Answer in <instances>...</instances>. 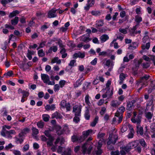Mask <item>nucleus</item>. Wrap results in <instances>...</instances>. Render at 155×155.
Here are the masks:
<instances>
[{"mask_svg": "<svg viewBox=\"0 0 155 155\" xmlns=\"http://www.w3.org/2000/svg\"><path fill=\"white\" fill-rule=\"evenodd\" d=\"M50 131L49 130H45L44 132L45 135L48 137V140L47 141L48 147H51L53 145V141L54 140V137L52 136L50 133Z\"/></svg>", "mask_w": 155, "mask_h": 155, "instance_id": "nucleus-1", "label": "nucleus"}, {"mask_svg": "<svg viewBox=\"0 0 155 155\" xmlns=\"http://www.w3.org/2000/svg\"><path fill=\"white\" fill-rule=\"evenodd\" d=\"M117 136L116 135H114L112 136L109 135L108 137V140L107 142V145L114 144L117 140Z\"/></svg>", "mask_w": 155, "mask_h": 155, "instance_id": "nucleus-2", "label": "nucleus"}, {"mask_svg": "<svg viewBox=\"0 0 155 155\" xmlns=\"http://www.w3.org/2000/svg\"><path fill=\"white\" fill-rule=\"evenodd\" d=\"M82 107L77 105H74L73 107V112H74V116H81Z\"/></svg>", "mask_w": 155, "mask_h": 155, "instance_id": "nucleus-3", "label": "nucleus"}, {"mask_svg": "<svg viewBox=\"0 0 155 155\" xmlns=\"http://www.w3.org/2000/svg\"><path fill=\"white\" fill-rule=\"evenodd\" d=\"M58 9L55 8H52L49 11L48 14V17L49 18H54L57 16V11Z\"/></svg>", "mask_w": 155, "mask_h": 155, "instance_id": "nucleus-4", "label": "nucleus"}, {"mask_svg": "<svg viewBox=\"0 0 155 155\" xmlns=\"http://www.w3.org/2000/svg\"><path fill=\"white\" fill-rule=\"evenodd\" d=\"M1 135L4 137L10 139L12 137V136L8 132V131L4 128L1 131Z\"/></svg>", "mask_w": 155, "mask_h": 155, "instance_id": "nucleus-5", "label": "nucleus"}, {"mask_svg": "<svg viewBox=\"0 0 155 155\" xmlns=\"http://www.w3.org/2000/svg\"><path fill=\"white\" fill-rule=\"evenodd\" d=\"M90 35L88 34H86L80 37V40L85 42H87L91 40L90 38Z\"/></svg>", "mask_w": 155, "mask_h": 155, "instance_id": "nucleus-6", "label": "nucleus"}, {"mask_svg": "<svg viewBox=\"0 0 155 155\" xmlns=\"http://www.w3.org/2000/svg\"><path fill=\"white\" fill-rule=\"evenodd\" d=\"M125 110V108L124 106H121L120 107L115 114V116H122L123 113Z\"/></svg>", "mask_w": 155, "mask_h": 155, "instance_id": "nucleus-7", "label": "nucleus"}, {"mask_svg": "<svg viewBox=\"0 0 155 155\" xmlns=\"http://www.w3.org/2000/svg\"><path fill=\"white\" fill-rule=\"evenodd\" d=\"M137 100V99L136 100H133L130 101H129L128 102L127 106V109L130 111L134 106V104L135 103Z\"/></svg>", "mask_w": 155, "mask_h": 155, "instance_id": "nucleus-8", "label": "nucleus"}, {"mask_svg": "<svg viewBox=\"0 0 155 155\" xmlns=\"http://www.w3.org/2000/svg\"><path fill=\"white\" fill-rule=\"evenodd\" d=\"M132 122L134 123H137V125L140 124L141 122V117L140 115L137 116L136 117H133L131 119Z\"/></svg>", "mask_w": 155, "mask_h": 155, "instance_id": "nucleus-9", "label": "nucleus"}, {"mask_svg": "<svg viewBox=\"0 0 155 155\" xmlns=\"http://www.w3.org/2000/svg\"><path fill=\"white\" fill-rule=\"evenodd\" d=\"M94 133L93 132V130L90 129L83 131L82 134L84 136V137L86 138L88 136H91L94 134Z\"/></svg>", "mask_w": 155, "mask_h": 155, "instance_id": "nucleus-10", "label": "nucleus"}, {"mask_svg": "<svg viewBox=\"0 0 155 155\" xmlns=\"http://www.w3.org/2000/svg\"><path fill=\"white\" fill-rule=\"evenodd\" d=\"M41 79L45 83H47L49 81V77L47 74H41Z\"/></svg>", "mask_w": 155, "mask_h": 155, "instance_id": "nucleus-11", "label": "nucleus"}, {"mask_svg": "<svg viewBox=\"0 0 155 155\" xmlns=\"http://www.w3.org/2000/svg\"><path fill=\"white\" fill-rule=\"evenodd\" d=\"M150 76L148 74H145L141 78L140 82H142L143 84H145L147 83V80L149 78Z\"/></svg>", "mask_w": 155, "mask_h": 155, "instance_id": "nucleus-12", "label": "nucleus"}, {"mask_svg": "<svg viewBox=\"0 0 155 155\" xmlns=\"http://www.w3.org/2000/svg\"><path fill=\"white\" fill-rule=\"evenodd\" d=\"M137 132V134H139L141 135H142L143 134V127L140 124H138L136 126Z\"/></svg>", "mask_w": 155, "mask_h": 155, "instance_id": "nucleus-13", "label": "nucleus"}, {"mask_svg": "<svg viewBox=\"0 0 155 155\" xmlns=\"http://www.w3.org/2000/svg\"><path fill=\"white\" fill-rule=\"evenodd\" d=\"M85 56V55L84 53H81L80 51H79L78 53L74 54L73 58H83Z\"/></svg>", "mask_w": 155, "mask_h": 155, "instance_id": "nucleus-14", "label": "nucleus"}, {"mask_svg": "<svg viewBox=\"0 0 155 155\" xmlns=\"http://www.w3.org/2000/svg\"><path fill=\"white\" fill-rule=\"evenodd\" d=\"M104 24V21L103 19H100L97 20L95 24V27L98 28L99 27L102 26Z\"/></svg>", "mask_w": 155, "mask_h": 155, "instance_id": "nucleus-15", "label": "nucleus"}, {"mask_svg": "<svg viewBox=\"0 0 155 155\" xmlns=\"http://www.w3.org/2000/svg\"><path fill=\"white\" fill-rule=\"evenodd\" d=\"M85 108L86 109L85 111L84 116L85 119L86 120H89L90 117V112L89 110V107H85Z\"/></svg>", "mask_w": 155, "mask_h": 155, "instance_id": "nucleus-16", "label": "nucleus"}, {"mask_svg": "<svg viewBox=\"0 0 155 155\" xmlns=\"http://www.w3.org/2000/svg\"><path fill=\"white\" fill-rule=\"evenodd\" d=\"M137 25H136L132 28H130L129 29L130 35L131 36H134L135 33V30L137 29Z\"/></svg>", "mask_w": 155, "mask_h": 155, "instance_id": "nucleus-17", "label": "nucleus"}, {"mask_svg": "<svg viewBox=\"0 0 155 155\" xmlns=\"http://www.w3.org/2000/svg\"><path fill=\"white\" fill-rule=\"evenodd\" d=\"M62 116L61 114L58 113L57 111H56L52 114L51 118L54 119L56 118V119H61L62 118Z\"/></svg>", "mask_w": 155, "mask_h": 155, "instance_id": "nucleus-18", "label": "nucleus"}, {"mask_svg": "<svg viewBox=\"0 0 155 155\" xmlns=\"http://www.w3.org/2000/svg\"><path fill=\"white\" fill-rule=\"evenodd\" d=\"M126 76V75L123 73H121L120 74L119 76L120 80L119 81V84H121L123 83Z\"/></svg>", "mask_w": 155, "mask_h": 155, "instance_id": "nucleus-19", "label": "nucleus"}, {"mask_svg": "<svg viewBox=\"0 0 155 155\" xmlns=\"http://www.w3.org/2000/svg\"><path fill=\"white\" fill-rule=\"evenodd\" d=\"M109 38L108 35L106 34H104L100 37V39L101 43H104L108 40Z\"/></svg>", "mask_w": 155, "mask_h": 155, "instance_id": "nucleus-20", "label": "nucleus"}, {"mask_svg": "<svg viewBox=\"0 0 155 155\" xmlns=\"http://www.w3.org/2000/svg\"><path fill=\"white\" fill-rule=\"evenodd\" d=\"M105 134L104 133H102L100 132L97 136V137L100 140H101L103 141L104 143H106V140L103 138Z\"/></svg>", "mask_w": 155, "mask_h": 155, "instance_id": "nucleus-21", "label": "nucleus"}, {"mask_svg": "<svg viewBox=\"0 0 155 155\" xmlns=\"http://www.w3.org/2000/svg\"><path fill=\"white\" fill-rule=\"evenodd\" d=\"M51 63L52 64L56 63L57 64H60L61 63V61L59 59L58 57H55L51 60Z\"/></svg>", "mask_w": 155, "mask_h": 155, "instance_id": "nucleus-22", "label": "nucleus"}, {"mask_svg": "<svg viewBox=\"0 0 155 155\" xmlns=\"http://www.w3.org/2000/svg\"><path fill=\"white\" fill-rule=\"evenodd\" d=\"M19 21V18L18 17H15V18L11 21V24L13 25H17Z\"/></svg>", "mask_w": 155, "mask_h": 155, "instance_id": "nucleus-23", "label": "nucleus"}, {"mask_svg": "<svg viewBox=\"0 0 155 155\" xmlns=\"http://www.w3.org/2000/svg\"><path fill=\"white\" fill-rule=\"evenodd\" d=\"M71 150L70 148H67L62 153L61 155H72Z\"/></svg>", "mask_w": 155, "mask_h": 155, "instance_id": "nucleus-24", "label": "nucleus"}, {"mask_svg": "<svg viewBox=\"0 0 155 155\" xmlns=\"http://www.w3.org/2000/svg\"><path fill=\"white\" fill-rule=\"evenodd\" d=\"M106 93L108 99L112 98V97L113 94V92L112 90L110 91V88H109L107 89L106 92Z\"/></svg>", "mask_w": 155, "mask_h": 155, "instance_id": "nucleus-25", "label": "nucleus"}, {"mask_svg": "<svg viewBox=\"0 0 155 155\" xmlns=\"http://www.w3.org/2000/svg\"><path fill=\"white\" fill-rule=\"evenodd\" d=\"M66 49L64 48H62L60 51V53L62 54V58H65L67 55V53H65L66 52Z\"/></svg>", "mask_w": 155, "mask_h": 155, "instance_id": "nucleus-26", "label": "nucleus"}, {"mask_svg": "<svg viewBox=\"0 0 155 155\" xmlns=\"http://www.w3.org/2000/svg\"><path fill=\"white\" fill-rule=\"evenodd\" d=\"M134 133V130L133 128L130 129V132L127 136L128 138H132L133 137Z\"/></svg>", "mask_w": 155, "mask_h": 155, "instance_id": "nucleus-27", "label": "nucleus"}, {"mask_svg": "<svg viewBox=\"0 0 155 155\" xmlns=\"http://www.w3.org/2000/svg\"><path fill=\"white\" fill-rule=\"evenodd\" d=\"M138 45L136 42H134L131 44L128 48L129 49L134 50L136 49L138 47Z\"/></svg>", "mask_w": 155, "mask_h": 155, "instance_id": "nucleus-28", "label": "nucleus"}, {"mask_svg": "<svg viewBox=\"0 0 155 155\" xmlns=\"http://www.w3.org/2000/svg\"><path fill=\"white\" fill-rule=\"evenodd\" d=\"M31 130L32 132V135L33 136H35L39 133L38 130L35 127H32Z\"/></svg>", "mask_w": 155, "mask_h": 155, "instance_id": "nucleus-29", "label": "nucleus"}, {"mask_svg": "<svg viewBox=\"0 0 155 155\" xmlns=\"http://www.w3.org/2000/svg\"><path fill=\"white\" fill-rule=\"evenodd\" d=\"M63 130V131L60 134H63L64 132L65 133H68L69 132V128L66 124H65L64 125Z\"/></svg>", "mask_w": 155, "mask_h": 155, "instance_id": "nucleus-30", "label": "nucleus"}, {"mask_svg": "<svg viewBox=\"0 0 155 155\" xmlns=\"http://www.w3.org/2000/svg\"><path fill=\"white\" fill-rule=\"evenodd\" d=\"M145 117L149 120H150L153 116V114L150 112H148L145 113Z\"/></svg>", "mask_w": 155, "mask_h": 155, "instance_id": "nucleus-31", "label": "nucleus"}, {"mask_svg": "<svg viewBox=\"0 0 155 155\" xmlns=\"http://www.w3.org/2000/svg\"><path fill=\"white\" fill-rule=\"evenodd\" d=\"M142 18L138 15H136L135 17V20L137 24L136 25H137V26L139 25V23L142 21Z\"/></svg>", "mask_w": 155, "mask_h": 155, "instance_id": "nucleus-32", "label": "nucleus"}, {"mask_svg": "<svg viewBox=\"0 0 155 155\" xmlns=\"http://www.w3.org/2000/svg\"><path fill=\"white\" fill-rule=\"evenodd\" d=\"M91 13L92 15L96 16L100 15H101V12L99 10H93Z\"/></svg>", "mask_w": 155, "mask_h": 155, "instance_id": "nucleus-33", "label": "nucleus"}, {"mask_svg": "<svg viewBox=\"0 0 155 155\" xmlns=\"http://www.w3.org/2000/svg\"><path fill=\"white\" fill-rule=\"evenodd\" d=\"M90 97L89 95H87L84 98L86 104L89 106H90L91 104L89 101Z\"/></svg>", "mask_w": 155, "mask_h": 155, "instance_id": "nucleus-34", "label": "nucleus"}, {"mask_svg": "<svg viewBox=\"0 0 155 155\" xmlns=\"http://www.w3.org/2000/svg\"><path fill=\"white\" fill-rule=\"evenodd\" d=\"M19 13V12L17 10L13 11L9 15V18H12L15 16L17 14Z\"/></svg>", "mask_w": 155, "mask_h": 155, "instance_id": "nucleus-35", "label": "nucleus"}, {"mask_svg": "<svg viewBox=\"0 0 155 155\" xmlns=\"http://www.w3.org/2000/svg\"><path fill=\"white\" fill-rule=\"evenodd\" d=\"M119 104V103L117 101H112L111 103V106L113 107H117Z\"/></svg>", "mask_w": 155, "mask_h": 155, "instance_id": "nucleus-36", "label": "nucleus"}, {"mask_svg": "<svg viewBox=\"0 0 155 155\" xmlns=\"http://www.w3.org/2000/svg\"><path fill=\"white\" fill-rule=\"evenodd\" d=\"M13 74V72L12 71H9L7 73L4 74V75L6 78H8V77H11Z\"/></svg>", "mask_w": 155, "mask_h": 155, "instance_id": "nucleus-37", "label": "nucleus"}, {"mask_svg": "<svg viewBox=\"0 0 155 155\" xmlns=\"http://www.w3.org/2000/svg\"><path fill=\"white\" fill-rule=\"evenodd\" d=\"M71 140L73 142H78V136L74 135L71 137Z\"/></svg>", "mask_w": 155, "mask_h": 155, "instance_id": "nucleus-38", "label": "nucleus"}, {"mask_svg": "<svg viewBox=\"0 0 155 155\" xmlns=\"http://www.w3.org/2000/svg\"><path fill=\"white\" fill-rule=\"evenodd\" d=\"M86 144L87 143H85L82 146V153L84 155L87 153V148L86 147Z\"/></svg>", "mask_w": 155, "mask_h": 155, "instance_id": "nucleus-39", "label": "nucleus"}, {"mask_svg": "<svg viewBox=\"0 0 155 155\" xmlns=\"http://www.w3.org/2000/svg\"><path fill=\"white\" fill-rule=\"evenodd\" d=\"M129 19V16H126L124 17V18L122 19H119L118 23L119 24H121L124 22L126 21H128Z\"/></svg>", "mask_w": 155, "mask_h": 155, "instance_id": "nucleus-40", "label": "nucleus"}, {"mask_svg": "<svg viewBox=\"0 0 155 155\" xmlns=\"http://www.w3.org/2000/svg\"><path fill=\"white\" fill-rule=\"evenodd\" d=\"M81 81H80V79H78L76 81V83L74 84V87H77L81 85Z\"/></svg>", "mask_w": 155, "mask_h": 155, "instance_id": "nucleus-41", "label": "nucleus"}, {"mask_svg": "<svg viewBox=\"0 0 155 155\" xmlns=\"http://www.w3.org/2000/svg\"><path fill=\"white\" fill-rule=\"evenodd\" d=\"M86 138L83 135L81 136H78V143H81L83 142Z\"/></svg>", "mask_w": 155, "mask_h": 155, "instance_id": "nucleus-42", "label": "nucleus"}, {"mask_svg": "<svg viewBox=\"0 0 155 155\" xmlns=\"http://www.w3.org/2000/svg\"><path fill=\"white\" fill-rule=\"evenodd\" d=\"M128 145H129L130 147H131V149L134 147H135L137 146V144L135 141H133L130 142L128 144Z\"/></svg>", "mask_w": 155, "mask_h": 155, "instance_id": "nucleus-43", "label": "nucleus"}, {"mask_svg": "<svg viewBox=\"0 0 155 155\" xmlns=\"http://www.w3.org/2000/svg\"><path fill=\"white\" fill-rule=\"evenodd\" d=\"M38 127L40 128H42L44 126V122L42 121H39L37 123Z\"/></svg>", "mask_w": 155, "mask_h": 155, "instance_id": "nucleus-44", "label": "nucleus"}, {"mask_svg": "<svg viewBox=\"0 0 155 155\" xmlns=\"http://www.w3.org/2000/svg\"><path fill=\"white\" fill-rule=\"evenodd\" d=\"M38 54L39 57H41L45 56V54L42 49H41L38 51Z\"/></svg>", "mask_w": 155, "mask_h": 155, "instance_id": "nucleus-45", "label": "nucleus"}, {"mask_svg": "<svg viewBox=\"0 0 155 155\" xmlns=\"http://www.w3.org/2000/svg\"><path fill=\"white\" fill-rule=\"evenodd\" d=\"M11 151H12L13 153L15 155H21V153L20 151L18 150H11Z\"/></svg>", "mask_w": 155, "mask_h": 155, "instance_id": "nucleus-46", "label": "nucleus"}, {"mask_svg": "<svg viewBox=\"0 0 155 155\" xmlns=\"http://www.w3.org/2000/svg\"><path fill=\"white\" fill-rule=\"evenodd\" d=\"M144 147H146L147 146L146 143H145L144 140L143 139L140 140L139 142Z\"/></svg>", "mask_w": 155, "mask_h": 155, "instance_id": "nucleus-47", "label": "nucleus"}, {"mask_svg": "<svg viewBox=\"0 0 155 155\" xmlns=\"http://www.w3.org/2000/svg\"><path fill=\"white\" fill-rule=\"evenodd\" d=\"M110 64H111L113 66L114 64L112 61H111L109 59L106 61L105 65L109 67L110 66Z\"/></svg>", "mask_w": 155, "mask_h": 155, "instance_id": "nucleus-48", "label": "nucleus"}, {"mask_svg": "<svg viewBox=\"0 0 155 155\" xmlns=\"http://www.w3.org/2000/svg\"><path fill=\"white\" fill-rule=\"evenodd\" d=\"M60 86L58 84H56L54 85V91L56 92V91H58L60 89Z\"/></svg>", "mask_w": 155, "mask_h": 155, "instance_id": "nucleus-49", "label": "nucleus"}, {"mask_svg": "<svg viewBox=\"0 0 155 155\" xmlns=\"http://www.w3.org/2000/svg\"><path fill=\"white\" fill-rule=\"evenodd\" d=\"M79 117L80 116H75L73 118V121L76 123H78L80 120V119Z\"/></svg>", "mask_w": 155, "mask_h": 155, "instance_id": "nucleus-50", "label": "nucleus"}, {"mask_svg": "<svg viewBox=\"0 0 155 155\" xmlns=\"http://www.w3.org/2000/svg\"><path fill=\"white\" fill-rule=\"evenodd\" d=\"M97 29H98V31L102 33L105 32L107 30V29L104 27H103L101 28H98Z\"/></svg>", "mask_w": 155, "mask_h": 155, "instance_id": "nucleus-51", "label": "nucleus"}, {"mask_svg": "<svg viewBox=\"0 0 155 155\" xmlns=\"http://www.w3.org/2000/svg\"><path fill=\"white\" fill-rule=\"evenodd\" d=\"M103 143H104L103 141L101 140H100L98 143V145L97 147V149H101V147Z\"/></svg>", "mask_w": 155, "mask_h": 155, "instance_id": "nucleus-52", "label": "nucleus"}, {"mask_svg": "<svg viewBox=\"0 0 155 155\" xmlns=\"http://www.w3.org/2000/svg\"><path fill=\"white\" fill-rule=\"evenodd\" d=\"M66 81L64 80H61L59 82V86L61 87H63L65 84Z\"/></svg>", "mask_w": 155, "mask_h": 155, "instance_id": "nucleus-53", "label": "nucleus"}, {"mask_svg": "<svg viewBox=\"0 0 155 155\" xmlns=\"http://www.w3.org/2000/svg\"><path fill=\"white\" fill-rule=\"evenodd\" d=\"M1 112H4L3 115V116H7L8 112L6 108L4 107L1 110Z\"/></svg>", "mask_w": 155, "mask_h": 155, "instance_id": "nucleus-54", "label": "nucleus"}, {"mask_svg": "<svg viewBox=\"0 0 155 155\" xmlns=\"http://www.w3.org/2000/svg\"><path fill=\"white\" fill-rule=\"evenodd\" d=\"M29 129L27 128H25V129H24L22 130L21 132L24 135L25 134L28 133L29 132Z\"/></svg>", "mask_w": 155, "mask_h": 155, "instance_id": "nucleus-55", "label": "nucleus"}, {"mask_svg": "<svg viewBox=\"0 0 155 155\" xmlns=\"http://www.w3.org/2000/svg\"><path fill=\"white\" fill-rule=\"evenodd\" d=\"M124 150L127 152L129 151L130 150L132 149L131 147H130L129 145L128 144L127 146L123 148Z\"/></svg>", "mask_w": 155, "mask_h": 155, "instance_id": "nucleus-56", "label": "nucleus"}, {"mask_svg": "<svg viewBox=\"0 0 155 155\" xmlns=\"http://www.w3.org/2000/svg\"><path fill=\"white\" fill-rule=\"evenodd\" d=\"M150 45L149 43H147L146 44L145 46H143L142 47V48L143 49H148L150 47Z\"/></svg>", "mask_w": 155, "mask_h": 155, "instance_id": "nucleus-57", "label": "nucleus"}, {"mask_svg": "<svg viewBox=\"0 0 155 155\" xmlns=\"http://www.w3.org/2000/svg\"><path fill=\"white\" fill-rule=\"evenodd\" d=\"M5 27L6 28H9L11 30L14 29V27L13 25H9L6 24L5 25Z\"/></svg>", "mask_w": 155, "mask_h": 155, "instance_id": "nucleus-58", "label": "nucleus"}, {"mask_svg": "<svg viewBox=\"0 0 155 155\" xmlns=\"http://www.w3.org/2000/svg\"><path fill=\"white\" fill-rule=\"evenodd\" d=\"M119 30L120 32L124 34H126L127 33V30L126 29L120 28Z\"/></svg>", "mask_w": 155, "mask_h": 155, "instance_id": "nucleus-59", "label": "nucleus"}, {"mask_svg": "<svg viewBox=\"0 0 155 155\" xmlns=\"http://www.w3.org/2000/svg\"><path fill=\"white\" fill-rule=\"evenodd\" d=\"M16 142L17 143H22L23 141V139L22 138H19L17 137H15Z\"/></svg>", "mask_w": 155, "mask_h": 155, "instance_id": "nucleus-60", "label": "nucleus"}, {"mask_svg": "<svg viewBox=\"0 0 155 155\" xmlns=\"http://www.w3.org/2000/svg\"><path fill=\"white\" fill-rule=\"evenodd\" d=\"M29 148V145L28 144H25L23 147V151H26L28 150Z\"/></svg>", "mask_w": 155, "mask_h": 155, "instance_id": "nucleus-61", "label": "nucleus"}, {"mask_svg": "<svg viewBox=\"0 0 155 155\" xmlns=\"http://www.w3.org/2000/svg\"><path fill=\"white\" fill-rule=\"evenodd\" d=\"M106 108L104 107L102 108L100 114L101 115H103L106 112Z\"/></svg>", "mask_w": 155, "mask_h": 155, "instance_id": "nucleus-62", "label": "nucleus"}, {"mask_svg": "<svg viewBox=\"0 0 155 155\" xmlns=\"http://www.w3.org/2000/svg\"><path fill=\"white\" fill-rule=\"evenodd\" d=\"M120 16L121 17L123 18L126 16V12L124 11H122L120 13Z\"/></svg>", "mask_w": 155, "mask_h": 155, "instance_id": "nucleus-63", "label": "nucleus"}, {"mask_svg": "<svg viewBox=\"0 0 155 155\" xmlns=\"http://www.w3.org/2000/svg\"><path fill=\"white\" fill-rule=\"evenodd\" d=\"M111 155H120V153L118 150L115 151H111Z\"/></svg>", "mask_w": 155, "mask_h": 155, "instance_id": "nucleus-64", "label": "nucleus"}]
</instances>
